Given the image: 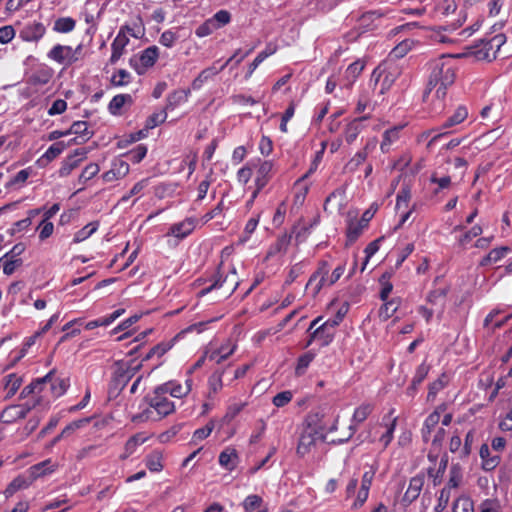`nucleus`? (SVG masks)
<instances>
[{
  "label": "nucleus",
  "mask_w": 512,
  "mask_h": 512,
  "mask_svg": "<svg viewBox=\"0 0 512 512\" xmlns=\"http://www.w3.org/2000/svg\"><path fill=\"white\" fill-rule=\"evenodd\" d=\"M430 74L424 97L434 91V97L438 100L444 99L447 89L454 83L456 78L455 60L450 55H441L429 62Z\"/></svg>",
  "instance_id": "obj_1"
},
{
  "label": "nucleus",
  "mask_w": 512,
  "mask_h": 512,
  "mask_svg": "<svg viewBox=\"0 0 512 512\" xmlns=\"http://www.w3.org/2000/svg\"><path fill=\"white\" fill-rule=\"evenodd\" d=\"M323 420H332V418H306L296 448V453L299 457L302 458L307 455L318 440H327L328 432L322 425Z\"/></svg>",
  "instance_id": "obj_2"
},
{
  "label": "nucleus",
  "mask_w": 512,
  "mask_h": 512,
  "mask_svg": "<svg viewBox=\"0 0 512 512\" xmlns=\"http://www.w3.org/2000/svg\"><path fill=\"white\" fill-rule=\"evenodd\" d=\"M357 418H332V420H323L322 425L328 432L326 442L333 444H341L348 441L355 432V422Z\"/></svg>",
  "instance_id": "obj_3"
},
{
  "label": "nucleus",
  "mask_w": 512,
  "mask_h": 512,
  "mask_svg": "<svg viewBox=\"0 0 512 512\" xmlns=\"http://www.w3.org/2000/svg\"><path fill=\"white\" fill-rule=\"evenodd\" d=\"M439 418H426L421 433L424 442L431 441L435 448H440L446 436L445 426L451 424L452 418H442L439 425Z\"/></svg>",
  "instance_id": "obj_4"
},
{
  "label": "nucleus",
  "mask_w": 512,
  "mask_h": 512,
  "mask_svg": "<svg viewBox=\"0 0 512 512\" xmlns=\"http://www.w3.org/2000/svg\"><path fill=\"white\" fill-rule=\"evenodd\" d=\"M468 117V110L465 106H458L454 113L447 118V120L441 125L440 130L443 132L433 135L428 143L431 146L439 138L449 133L454 132V127L463 123Z\"/></svg>",
  "instance_id": "obj_5"
},
{
  "label": "nucleus",
  "mask_w": 512,
  "mask_h": 512,
  "mask_svg": "<svg viewBox=\"0 0 512 512\" xmlns=\"http://www.w3.org/2000/svg\"><path fill=\"white\" fill-rule=\"evenodd\" d=\"M159 56V49L156 46H150L141 52L139 56H134L130 59V65L141 75L152 67Z\"/></svg>",
  "instance_id": "obj_6"
},
{
  "label": "nucleus",
  "mask_w": 512,
  "mask_h": 512,
  "mask_svg": "<svg viewBox=\"0 0 512 512\" xmlns=\"http://www.w3.org/2000/svg\"><path fill=\"white\" fill-rule=\"evenodd\" d=\"M273 162L269 160L261 161L258 160L256 167V176H255V185L256 189L252 194L251 202L257 197L258 193L268 184L272 171H273Z\"/></svg>",
  "instance_id": "obj_7"
},
{
  "label": "nucleus",
  "mask_w": 512,
  "mask_h": 512,
  "mask_svg": "<svg viewBox=\"0 0 512 512\" xmlns=\"http://www.w3.org/2000/svg\"><path fill=\"white\" fill-rule=\"evenodd\" d=\"M401 71L396 65H389L387 69L380 70V67L375 69L372 74L371 81H374L376 85L380 79H382V87L380 92L383 93L384 90H387L391 87V85L395 82V80L399 77Z\"/></svg>",
  "instance_id": "obj_8"
},
{
  "label": "nucleus",
  "mask_w": 512,
  "mask_h": 512,
  "mask_svg": "<svg viewBox=\"0 0 512 512\" xmlns=\"http://www.w3.org/2000/svg\"><path fill=\"white\" fill-rule=\"evenodd\" d=\"M328 272V264L326 262H322L317 271L310 277L306 285V289H311L313 296H316L321 288L325 284H328Z\"/></svg>",
  "instance_id": "obj_9"
},
{
  "label": "nucleus",
  "mask_w": 512,
  "mask_h": 512,
  "mask_svg": "<svg viewBox=\"0 0 512 512\" xmlns=\"http://www.w3.org/2000/svg\"><path fill=\"white\" fill-rule=\"evenodd\" d=\"M424 482L425 477L423 474H417L410 479L409 486L402 497V503L404 506H409L419 497Z\"/></svg>",
  "instance_id": "obj_10"
},
{
  "label": "nucleus",
  "mask_w": 512,
  "mask_h": 512,
  "mask_svg": "<svg viewBox=\"0 0 512 512\" xmlns=\"http://www.w3.org/2000/svg\"><path fill=\"white\" fill-rule=\"evenodd\" d=\"M150 406L155 412L162 416H168L175 411L174 402L170 401L165 393H158L154 391V396L150 400Z\"/></svg>",
  "instance_id": "obj_11"
},
{
  "label": "nucleus",
  "mask_w": 512,
  "mask_h": 512,
  "mask_svg": "<svg viewBox=\"0 0 512 512\" xmlns=\"http://www.w3.org/2000/svg\"><path fill=\"white\" fill-rule=\"evenodd\" d=\"M374 213L366 210L360 220H351L347 228V237L350 241H355L367 227L369 221L372 219Z\"/></svg>",
  "instance_id": "obj_12"
},
{
  "label": "nucleus",
  "mask_w": 512,
  "mask_h": 512,
  "mask_svg": "<svg viewBox=\"0 0 512 512\" xmlns=\"http://www.w3.org/2000/svg\"><path fill=\"white\" fill-rule=\"evenodd\" d=\"M48 58L60 65L70 66L73 64L72 47L68 45H55L47 54Z\"/></svg>",
  "instance_id": "obj_13"
},
{
  "label": "nucleus",
  "mask_w": 512,
  "mask_h": 512,
  "mask_svg": "<svg viewBox=\"0 0 512 512\" xmlns=\"http://www.w3.org/2000/svg\"><path fill=\"white\" fill-rule=\"evenodd\" d=\"M237 53H234L223 65H221L219 68H217L215 65L208 67L200 72V74L193 80L192 82V89L193 90H199L203 84L212 78L213 76L217 75L220 71H222L230 62L233 61V59L236 57Z\"/></svg>",
  "instance_id": "obj_14"
},
{
  "label": "nucleus",
  "mask_w": 512,
  "mask_h": 512,
  "mask_svg": "<svg viewBox=\"0 0 512 512\" xmlns=\"http://www.w3.org/2000/svg\"><path fill=\"white\" fill-rule=\"evenodd\" d=\"M128 173L129 164L122 159H116L112 162L110 170L105 172L102 177L105 182H113L124 178Z\"/></svg>",
  "instance_id": "obj_15"
},
{
  "label": "nucleus",
  "mask_w": 512,
  "mask_h": 512,
  "mask_svg": "<svg viewBox=\"0 0 512 512\" xmlns=\"http://www.w3.org/2000/svg\"><path fill=\"white\" fill-rule=\"evenodd\" d=\"M197 220L195 218H186L179 223L171 225L167 235H172L178 239H184L190 235L196 227Z\"/></svg>",
  "instance_id": "obj_16"
},
{
  "label": "nucleus",
  "mask_w": 512,
  "mask_h": 512,
  "mask_svg": "<svg viewBox=\"0 0 512 512\" xmlns=\"http://www.w3.org/2000/svg\"><path fill=\"white\" fill-rule=\"evenodd\" d=\"M403 126H394L383 133L380 150L382 153H389L400 140V133Z\"/></svg>",
  "instance_id": "obj_17"
},
{
  "label": "nucleus",
  "mask_w": 512,
  "mask_h": 512,
  "mask_svg": "<svg viewBox=\"0 0 512 512\" xmlns=\"http://www.w3.org/2000/svg\"><path fill=\"white\" fill-rule=\"evenodd\" d=\"M334 335L335 330L327 324L322 323L311 333L308 345H310L312 341H319L321 346H327L333 341Z\"/></svg>",
  "instance_id": "obj_18"
},
{
  "label": "nucleus",
  "mask_w": 512,
  "mask_h": 512,
  "mask_svg": "<svg viewBox=\"0 0 512 512\" xmlns=\"http://www.w3.org/2000/svg\"><path fill=\"white\" fill-rule=\"evenodd\" d=\"M235 349H236V344H233L230 341H227L226 343L222 344L217 349L206 351V357L210 361H214L217 364H220L224 360H226L230 355H232L234 353Z\"/></svg>",
  "instance_id": "obj_19"
},
{
  "label": "nucleus",
  "mask_w": 512,
  "mask_h": 512,
  "mask_svg": "<svg viewBox=\"0 0 512 512\" xmlns=\"http://www.w3.org/2000/svg\"><path fill=\"white\" fill-rule=\"evenodd\" d=\"M33 479L31 476L27 473V471L24 474L18 475L15 477L6 487L4 491V495L9 498L13 496L17 491L23 490L28 488L32 483Z\"/></svg>",
  "instance_id": "obj_20"
},
{
  "label": "nucleus",
  "mask_w": 512,
  "mask_h": 512,
  "mask_svg": "<svg viewBox=\"0 0 512 512\" xmlns=\"http://www.w3.org/2000/svg\"><path fill=\"white\" fill-rule=\"evenodd\" d=\"M128 43L129 38L121 29L111 44L112 54L109 60L111 64H115L121 58Z\"/></svg>",
  "instance_id": "obj_21"
},
{
  "label": "nucleus",
  "mask_w": 512,
  "mask_h": 512,
  "mask_svg": "<svg viewBox=\"0 0 512 512\" xmlns=\"http://www.w3.org/2000/svg\"><path fill=\"white\" fill-rule=\"evenodd\" d=\"M46 32L45 26L40 22H33L26 25L20 35L23 40L28 42H36L41 39Z\"/></svg>",
  "instance_id": "obj_22"
},
{
  "label": "nucleus",
  "mask_w": 512,
  "mask_h": 512,
  "mask_svg": "<svg viewBox=\"0 0 512 512\" xmlns=\"http://www.w3.org/2000/svg\"><path fill=\"white\" fill-rule=\"evenodd\" d=\"M56 467L57 465L54 464L51 459H46L29 467L27 469V473L31 476L33 481H35L40 477L53 473L56 470Z\"/></svg>",
  "instance_id": "obj_23"
},
{
  "label": "nucleus",
  "mask_w": 512,
  "mask_h": 512,
  "mask_svg": "<svg viewBox=\"0 0 512 512\" xmlns=\"http://www.w3.org/2000/svg\"><path fill=\"white\" fill-rule=\"evenodd\" d=\"M225 285H228L229 288V294L233 293L234 290L237 288L238 281L236 277V271L232 270L229 274H227L224 278L221 276L214 281V283L202 290V294L210 292L212 289H218L222 288Z\"/></svg>",
  "instance_id": "obj_24"
},
{
  "label": "nucleus",
  "mask_w": 512,
  "mask_h": 512,
  "mask_svg": "<svg viewBox=\"0 0 512 512\" xmlns=\"http://www.w3.org/2000/svg\"><path fill=\"white\" fill-rule=\"evenodd\" d=\"M86 152L83 150H76L73 155L69 156L62 164L59 169V176H68L75 168L78 167L79 163L85 158Z\"/></svg>",
  "instance_id": "obj_25"
},
{
  "label": "nucleus",
  "mask_w": 512,
  "mask_h": 512,
  "mask_svg": "<svg viewBox=\"0 0 512 512\" xmlns=\"http://www.w3.org/2000/svg\"><path fill=\"white\" fill-rule=\"evenodd\" d=\"M367 118V116L356 118L346 126L344 131V138L348 144H352L356 140L358 135L363 130L362 122Z\"/></svg>",
  "instance_id": "obj_26"
},
{
  "label": "nucleus",
  "mask_w": 512,
  "mask_h": 512,
  "mask_svg": "<svg viewBox=\"0 0 512 512\" xmlns=\"http://www.w3.org/2000/svg\"><path fill=\"white\" fill-rule=\"evenodd\" d=\"M53 373H54V370H51L44 377L38 378L37 380H35L31 384H29L26 387H24L22 392H21V397L25 398V397H28L29 395H32V394L36 395V394L41 393L43 391V389H44V386L47 385V380L51 379Z\"/></svg>",
  "instance_id": "obj_27"
},
{
  "label": "nucleus",
  "mask_w": 512,
  "mask_h": 512,
  "mask_svg": "<svg viewBox=\"0 0 512 512\" xmlns=\"http://www.w3.org/2000/svg\"><path fill=\"white\" fill-rule=\"evenodd\" d=\"M156 392L165 394L169 393L173 397L182 398L188 394L189 389L187 387H183L179 383L169 381L156 387Z\"/></svg>",
  "instance_id": "obj_28"
},
{
  "label": "nucleus",
  "mask_w": 512,
  "mask_h": 512,
  "mask_svg": "<svg viewBox=\"0 0 512 512\" xmlns=\"http://www.w3.org/2000/svg\"><path fill=\"white\" fill-rule=\"evenodd\" d=\"M149 439V436H145L144 433H137L130 437L125 444V452L120 456L121 460L127 459L130 455H132L136 448L145 443Z\"/></svg>",
  "instance_id": "obj_29"
},
{
  "label": "nucleus",
  "mask_w": 512,
  "mask_h": 512,
  "mask_svg": "<svg viewBox=\"0 0 512 512\" xmlns=\"http://www.w3.org/2000/svg\"><path fill=\"white\" fill-rule=\"evenodd\" d=\"M479 454L482 459V468L486 471L493 470L500 462L499 456H490V449L487 444H482Z\"/></svg>",
  "instance_id": "obj_30"
},
{
  "label": "nucleus",
  "mask_w": 512,
  "mask_h": 512,
  "mask_svg": "<svg viewBox=\"0 0 512 512\" xmlns=\"http://www.w3.org/2000/svg\"><path fill=\"white\" fill-rule=\"evenodd\" d=\"M47 384L50 385L51 394L54 397L62 396L69 387V380L65 378L55 377L53 373L50 380H47Z\"/></svg>",
  "instance_id": "obj_31"
},
{
  "label": "nucleus",
  "mask_w": 512,
  "mask_h": 512,
  "mask_svg": "<svg viewBox=\"0 0 512 512\" xmlns=\"http://www.w3.org/2000/svg\"><path fill=\"white\" fill-rule=\"evenodd\" d=\"M190 90L186 89H180L172 92L167 97V104L166 109L167 110H173L178 105L186 102L189 98Z\"/></svg>",
  "instance_id": "obj_32"
},
{
  "label": "nucleus",
  "mask_w": 512,
  "mask_h": 512,
  "mask_svg": "<svg viewBox=\"0 0 512 512\" xmlns=\"http://www.w3.org/2000/svg\"><path fill=\"white\" fill-rule=\"evenodd\" d=\"M163 454L159 450H154L145 458L146 467L151 472H160L163 469Z\"/></svg>",
  "instance_id": "obj_33"
},
{
  "label": "nucleus",
  "mask_w": 512,
  "mask_h": 512,
  "mask_svg": "<svg viewBox=\"0 0 512 512\" xmlns=\"http://www.w3.org/2000/svg\"><path fill=\"white\" fill-rule=\"evenodd\" d=\"M132 97L129 94H118L112 98L108 105V110L112 115H118L121 108L126 103H131Z\"/></svg>",
  "instance_id": "obj_34"
},
{
  "label": "nucleus",
  "mask_w": 512,
  "mask_h": 512,
  "mask_svg": "<svg viewBox=\"0 0 512 512\" xmlns=\"http://www.w3.org/2000/svg\"><path fill=\"white\" fill-rule=\"evenodd\" d=\"M91 419L92 418H79V419L71 422L69 425H67L62 430L60 435H58L57 437H55L53 439L52 444H55L56 442H58L61 437H66V436L71 435L76 429L86 426L87 424H89Z\"/></svg>",
  "instance_id": "obj_35"
},
{
  "label": "nucleus",
  "mask_w": 512,
  "mask_h": 512,
  "mask_svg": "<svg viewBox=\"0 0 512 512\" xmlns=\"http://www.w3.org/2000/svg\"><path fill=\"white\" fill-rule=\"evenodd\" d=\"M91 419L92 418H79V419L71 422L69 425H67L62 430L60 435H58L57 437H55L53 439L52 444H55L56 442H58L61 437H66V436L71 435L76 429L86 426L87 424H89Z\"/></svg>",
  "instance_id": "obj_36"
},
{
  "label": "nucleus",
  "mask_w": 512,
  "mask_h": 512,
  "mask_svg": "<svg viewBox=\"0 0 512 512\" xmlns=\"http://www.w3.org/2000/svg\"><path fill=\"white\" fill-rule=\"evenodd\" d=\"M76 22L71 17H61L55 20L53 30L57 33H69L74 30Z\"/></svg>",
  "instance_id": "obj_37"
},
{
  "label": "nucleus",
  "mask_w": 512,
  "mask_h": 512,
  "mask_svg": "<svg viewBox=\"0 0 512 512\" xmlns=\"http://www.w3.org/2000/svg\"><path fill=\"white\" fill-rule=\"evenodd\" d=\"M222 375H223V371H216L209 377V380H208V386H209L208 396H209V398H212L213 395L217 394L222 389V387H223Z\"/></svg>",
  "instance_id": "obj_38"
},
{
  "label": "nucleus",
  "mask_w": 512,
  "mask_h": 512,
  "mask_svg": "<svg viewBox=\"0 0 512 512\" xmlns=\"http://www.w3.org/2000/svg\"><path fill=\"white\" fill-rule=\"evenodd\" d=\"M363 69L364 64L361 61H355L347 67L345 71V78L348 81L349 86H351L355 82V80L361 74Z\"/></svg>",
  "instance_id": "obj_39"
},
{
  "label": "nucleus",
  "mask_w": 512,
  "mask_h": 512,
  "mask_svg": "<svg viewBox=\"0 0 512 512\" xmlns=\"http://www.w3.org/2000/svg\"><path fill=\"white\" fill-rule=\"evenodd\" d=\"M263 499L261 496L256 494L248 495L242 502L244 512H253L257 509L261 510Z\"/></svg>",
  "instance_id": "obj_40"
},
{
  "label": "nucleus",
  "mask_w": 512,
  "mask_h": 512,
  "mask_svg": "<svg viewBox=\"0 0 512 512\" xmlns=\"http://www.w3.org/2000/svg\"><path fill=\"white\" fill-rule=\"evenodd\" d=\"M0 264H2L3 273L11 275L22 264V260L20 258H11L5 254L0 258Z\"/></svg>",
  "instance_id": "obj_41"
},
{
  "label": "nucleus",
  "mask_w": 512,
  "mask_h": 512,
  "mask_svg": "<svg viewBox=\"0 0 512 512\" xmlns=\"http://www.w3.org/2000/svg\"><path fill=\"white\" fill-rule=\"evenodd\" d=\"M509 250L510 249L507 246H502L500 248L493 249L488 253L486 257L482 259L480 264L482 266H486L492 262L496 263L499 260H501Z\"/></svg>",
  "instance_id": "obj_42"
},
{
  "label": "nucleus",
  "mask_w": 512,
  "mask_h": 512,
  "mask_svg": "<svg viewBox=\"0 0 512 512\" xmlns=\"http://www.w3.org/2000/svg\"><path fill=\"white\" fill-rule=\"evenodd\" d=\"M22 385V378L17 374H9L6 376L5 389L7 391V397L13 396L20 386Z\"/></svg>",
  "instance_id": "obj_43"
},
{
  "label": "nucleus",
  "mask_w": 512,
  "mask_h": 512,
  "mask_svg": "<svg viewBox=\"0 0 512 512\" xmlns=\"http://www.w3.org/2000/svg\"><path fill=\"white\" fill-rule=\"evenodd\" d=\"M233 459H237V453L234 449L224 450L219 455V464L225 469L232 471L235 467Z\"/></svg>",
  "instance_id": "obj_44"
},
{
  "label": "nucleus",
  "mask_w": 512,
  "mask_h": 512,
  "mask_svg": "<svg viewBox=\"0 0 512 512\" xmlns=\"http://www.w3.org/2000/svg\"><path fill=\"white\" fill-rule=\"evenodd\" d=\"M399 308V302L395 299L386 301L379 310V317L386 321L391 318Z\"/></svg>",
  "instance_id": "obj_45"
},
{
  "label": "nucleus",
  "mask_w": 512,
  "mask_h": 512,
  "mask_svg": "<svg viewBox=\"0 0 512 512\" xmlns=\"http://www.w3.org/2000/svg\"><path fill=\"white\" fill-rule=\"evenodd\" d=\"M452 512H474V503L470 497L461 496L453 504Z\"/></svg>",
  "instance_id": "obj_46"
},
{
  "label": "nucleus",
  "mask_w": 512,
  "mask_h": 512,
  "mask_svg": "<svg viewBox=\"0 0 512 512\" xmlns=\"http://www.w3.org/2000/svg\"><path fill=\"white\" fill-rule=\"evenodd\" d=\"M69 134H75L82 137L84 140H87L91 137L92 132L88 129V123L85 121H76L72 124L71 128L68 130Z\"/></svg>",
  "instance_id": "obj_47"
},
{
  "label": "nucleus",
  "mask_w": 512,
  "mask_h": 512,
  "mask_svg": "<svg viewBox=\"0 0 512 512\" xmlns=\"http://www.w3.org/2000/svg\"><path fill=\"white\" fill-rule=\"evenodd\" d=\"M448 383V378L445 374H442L436 381L430 384L428 391V400H434L437 393L441 391Z\"/></svg>",
  "instance_id": "obj_48"
},
{
  "label": "nucleus",
  "mask_w": 512,
  "mask_h": 512,
  "mask_svg": "<svg viewBox=\"0 0 512 512\" xmlns=\"http://www.w3.org/2000/svg\"><path fill=\"white\" fill-rule=\"evenodd\" d=\"M412 48V41L409 39L403 40L400 42L394 49L390 52L389 57L391 59H399L404 57Z\"/></svg>",
  "instance_id": "obj_49"
},
{
  "label": "nucleus",
  "mask_w": 512,
  "mask_h": 512,
  "mask_svg": "<svg viewBox=\"0 0 512 512\" xmlns=\"http://www.w3.org/2000/svg\"><path fill=\"white\" fill-rule=\"evenodd\" d=\"M97 229H98L97 222H91V223L87 224L86 226H84L82 229H80L78 232L75 233L74 242L79 243V242L86 240Z\"/></svg>",
  "instance_id": "obj_50"
},
{
  "label": "nucleus",
  "mask_w": 512,
  "mask_h": 512,
  "mask_svg": "<svg viewBox=\"0 0 512 512\" xmlns=\"http://www.w3.org/2000/svg\"><path fill=\"white\" fill-rule=\"evenodd\" d=\"M483 232L481 225H474L470 230L465 232L458 240L459 245L466 248L467 244L475 237H478Z\"/></svg>",
  "instance_id": "obj_51"
},
{
  "label": "nucleus",
  "mask_w": 512,
  "mask_h": 512,
  "mask_svg": "<svg viewBox=\"0 0 512 512\" xmlns=\"http://www.w3.org/2000/svg\"><path fill=\"white\" fill-rule=\"evenodd\" d=\"M167 109L164 108L163 110H160L158 112L153 113L148 119L146 120L145 128L146 129H153L159 124L163 123L167 118Z\"/></svg>",
  "instance_id": "obj_52"
},
{
  "label": "nucleus",
  "mask_w": 512,
  "mask_h": 512,
  "mask_svg": "<svg viewBox=\"0 0 512 512\" xmlns=\"http://www.w3.org/2000/svg\"><path fill=\"white\" fill-rule=\"evenodd\" d=\"M66 148V145L64 142H57L53 145H51L47 151L43 154L42 159L46 161H52L56 157H58Z\"/></svg>",
  "instance_id": "obj_53"
},
{
  "label": "nucleus",
  "mask_w": 512,
  "mask_h": 512,
  "mask_svg": "<svg viewBox=\"0 0 512 512\" xmlns=\"http://www.w3.org/2000/svg\"><path fill=\"white\" fill-rule=\"evenodd\" d=\"M213 429V421L208 422L204 427L196 429L194 431L192 441L196 443L197 441H202L206 439L211 434Z\"/></svg>",
  "instance_id": "obj_54"
},
{
  "label": "nucleus",
  "mask_w": 512,
  "mask_h": 512,
  "mask_svg": "<svg viewBox=\"0 0 512 512\" xmlns=\"http://www.w3.org/2000/svg\"><path fill=\"white\" fill-rule=\"evenodd\" d=\"M218 28L219 25L213 23L211 19H208L196 29L195 34L198 37H205L212 34L213 31H215Z\"/></svg>",
  "instance_id": "obj_55"
},
{
  "label": "nucleus",
  "mask_w": 512,
  "mask_h": 512,
  "mask_svg": "<svg viewBox=\"0 0 512 512\" xmlns=\"http://www.w3.org/2000/svg\"><path fill=\"white\" fill-rule=\"evenodd\" d=\"M344 200V192L342 190H335L333 191L327 198L324 203V209L328 210L330 206H332V203L334 201H337L336 207L338 209L341 208Z\"/></svg>",
  "instance_id": "obj_56"
},
{
  "label": "nucleus",
  "mask_w": 512,
  "mask_h": 512,
  "mask_svg": "<svg viewBox=\"0 0 512 512\" xmlns=\"http://www.w3.org/2000/svg\"><path fill=\"white\" fill-rule=\"evenodd\" d=\"M130 80L131 74L124 69L118 70L111 78V82L115 86H125L130 82Z\"/></svg>",
  "instance_id": "obj_57"
},
{
  "label": "nucleus",
  "mask_w": 512,
  "mask_h": 512,
  "mask_svg": "<svg viewBox=\"0 0 512 512\" xmlns=\"http://www.w3.org/2000/svg\"><path fill=\"white\" fill-rule=\"evenodd\" d=\"M396 420L397 418H393V420L389 424H386V431L383 434H381L379 438V441L383 444L384 448H386L393 439V432L395 429Z\"/></svg>",
  "instance_id": "obj_58"
},
{
  "label": "nucleus",
  "mask_w": 512,
  "mask_h": 512,
  "mask_svg": "<svg viewBox=\"0 0 512 512\" xmlns=\"http://www.w3.org/2000/svg\"><path fill=\"white\" fill-rule=\"evenodd\" d=\"M450 499L449 488H443L438 496L437 504L434 507L435 512H442L446 509Z\"/></svg>",
  "instance_id": "obj_59"
},
{
  "label": "nucleus",
  "mask_w": 512,
  "mask_h": 512,
  "mask_svg": "<svg viewBox=\"0 0 512 512\" xmlns=\"http://www.w3.org/2000/svg\"><path fill=\"white\" fill-rule=\"evenodd\" d=\"M39 213H40L39 209L29 211L28 217H26L25 219L19 220L14 224L13 232H16V231L19 232V231H22V230H25L26 228H28L32 223V218L35 215H38Z\"/></svg>",
  "instance_id": "obj_60"
},
{
  "label": "nucleus",
  "mask_w": 512,
  "mask_h": 512,
  "mask_svg": "<svg viewBox=\"0 0 512 512\" xmlns=\"http://www.w3.org/2000/svg\"><path fill=\"white\" fill-rule=\"evenodd\" d=\"M147 154V147L145 145H138L133 150L128 152V157L133 163H139Z\"/></svg>",
  "instance_id": "obj_61"
},
{
  "label": "nucleus",
  "mask_w": 512,
  "mask_h": 512,
  "mask_svg": "<svg viewBox=\"0 0 512 512\" xmlns=\"http://www.w3.org/2000/svg\"><path fill=\"white\" fill-rule=\"evenodd\" d=\"M99 166L96 163H90L87 165L84 170L82 171L79 181L80 182H86L93 178L98 172H99Z\"/></svg>",
  "instance_id": "obj_62"
},
{
  "label": "nucleus",
  "mask_w": 512,
  "mask_h": 512,
  "mask_svg": "<svg viewBox=\"0 0 512 512\" xmlns=\"http://www.w3.org/2000/svg\"><path fill=\"white\" fill-rule=\"evenodd\" d=\"M367 158L366 151L357 152L354 157L347 163V168L350 171H355Z\"/></svg>",
  "instance_id": "obj_63"
},
{
  "label": "nucleus",
  "mask_w": 512,
  "mask_h": 512,
  "mask_svg": "<svg viewBox=\"0 0 512 512\" xmlns=\"http://www.w3.org/2000/svg\"><path fill=\"white\" fill-rule=\"evenodd\" d=\"M480 512H500V504L496 500L486 499L480 505Z\"/></svg>",
  "instance_id": "obj_64"
}]
</instances>
